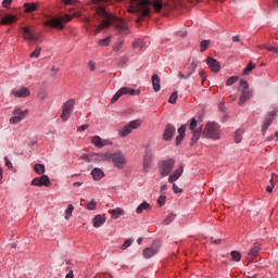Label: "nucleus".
I'll return each mask as SVG.
<instances>
[{
    "mask_svg": "<svg viewBox=\"0 0 278 278\" xmlns=\"http://www.w3.org/2000/svg\"><path fill=\"white\" fill-rule=\"evenodd\" d=\"M149 5H151L149 0H130L128 12L139 14V16H149L151 12Z\"/></svg>",
    "mask_w": 278,
    "mask_h": 278,
    "instance_id": "f257e3e1",
    "label": "nucleus"
},
{
    "mask_svg": "<svg viewBox=\"0 0 278 278\" xmlns=\"http://www.w3.org/2000/svg\"><path fill=\"white\" fill-rule=\"evenodd\" d=\"M96 12L98 16H101V18H103L102 24H100L94 29V34H99L101 29H104V27H110V25H112V22L114 21V15L105 11L103 7H99Z\"/></svg>",
    "mask_w": 278,
    "mask_h": 278,
    "instance_id": "f03ea898",
    "label": "nucleus"
},
{
    "mask_svg": "<svg viewBox=\"0 0 278 278\" xmlns=\"http://www.w3.org/2000/svg\"><path fill=\"white\" fill-rule=\"evenodd\" d=\"M204 138L220 140V126L217 123L208 122L203 130Z\"/></svg>",
    "mask_w": 278,
    "mask_h": 278,
    "instance_id": "7ed1b4c3",
    "label": "nucleus"
},
{
    "mask_svg": "<svg viewBox=\"0 0 278 278\" xmlns=\"http://www.w3.org/2000/svg\"><path fill=\"white\" fill-rule=\"evenodd\" d=\"M111 25L115 27V34L117 36H121L119 38H125V36H129V34H131V29H129V25H127L125 21L114 15H113V21Z\"/></svg>",
    "mask_w": 278,
    "mask_h": 278,
    "instance_id": "20e7f679",
    "label": "nucleus"
},
{
    "mask_svg": "<svg viewBox=\"0 0 278 278\" xmlns=\"http://www.w3.org/2000/svg\"><path fill=\"white\" fill-rule=\"evenodd\" d=\"M239 90L241 92L239 98V105H244L247 101L253 97V89L249 88V83L247 80H240Z\"/></svg>",
    "mask_w": 278,
    "mask_h": 278,
    "instance_id": "39448f33",
    "label": "nucleus"
},
{
    "mask_svg": "<svg viewBox=\"0 0 278 278\" xmlns=\"http://www.w3.org/2000/svg\"><path fill=\"white\" fill-rule=\"evenodd\" d=\"M157 166L161 177H168V175H170V173H173V169L175 168V159L160 161L157 163Z\"/></svg>",
    "mask_w": 278,
    "mask_h": 278,
    "instance_id": "423d86ee",
    "label": "nucleus"
},
{
    "mask_svg": "<svg viewBox=\"0 0 278 278\" xmlns=\"http://www.w3.org/2000/svg\"><path fill=\"white\" fill-rule=\"evenodd\" d=\"M138 127H140V119L131 121L127 125L119 128L117 130V135L119 138H127V136H129L134 129H138Z\"/></svg>",
    "mask_w": 278,
    "mask_h": 278,
    "instance_id": "0eeeda50",
    "label": "nucleus"
},
{
    "mask_svg": "<svg viewBox=\"0 0 278 278\" xmlns=\"http://www.w3.org/2000/svg\"><path fill=\"white\" fill-rule=\"evenodd\" d=\"M83 160H86V162H92V160H94L96 162H111L112 153L105 152V153L84 154Z\"/></svg>",
    "mask_w": 278,
    "mask_h": 278,
    "instance_id": "6e6552de",
    "label": "nucleus"
},
{
    "mask_svg": "<svg viewBox=\"0 0 278 278\" xmlns=\"http://www.w3.org/2000/svg\"><path fill=\"white\" fill-rule=\"evenodd\" d=\"M73 18L71 15H65L64 17H54L45 22V25L49 27H55L56 29H64V23H68Z\"/></svg>",
    "mask_w": 278,
    "mask_h": 278,
    "instance_id": "1a4fd4ad",
    "label": "nucleus"
},
{
    "mask_svg": "<svg viewBox=\"0 0 278 278\" xmlns=\"http://www.w3.org/2000/svg\"><path fill=\"white\" fill-rule=\"evenodd\" d=\"M111 162H113L116 168L123 169L125 168V164H127V159H125V154H123V152L117 151L111 153Z\"/></svg>",
    "mask_w": 278,
    "mask_h": 278,
    "instance_id": "9d476101",
    "label": "nucleus"
},
{
    "mask_svg": "<svg viewBox=\"0 0 278 278\" xmlns=\"http://www.w3.org/2000/svg\"><path fill=\"white\" fill-rule=\"evenodd\" d=\"M75 108V100L71 99L63 104V111L61 114L62 121L66 123L68 118H71V114H73V109Z\"/></svg>",
    "mask_w": 278,
    "mask_h": 278,
    "instance_id": "9b49d317",
    "label": "nucleus"
},
{
    "mask_svg": "<svg viewBox=\"0 0 278 278\" xmlns=\"http://www.w3.org/2000/svg\"><path fill=\"white\" fill-rule=\"evenodd\" d=\"M27 114H29V110L23 111L21 109H15L13 111V116L9 119V123L11 125H18V123H21V121H23Z\"/></svg>",
    "mask_w": 278,
    "mask_h": 278,
    "instance_id": "f8f14e48",
    "label": "nucleus"
},
{
    "mask_svg": "<svg viewBox=\"0 0 278 278\" xmlns=\"http://www.w3.org/2000/svg\"><path fill=\"white\" fill-rule=\"evenodd\" d=\"M22 34L24 40H29V42H40V37L35 30H31L29 27H22Z\"/></svg>",
    "mask_w": 278,
    "mask_h": 278,
    "instance_id": "ddd939ff",
    "label": "nucleus"
},
{
    "mask_svg": "<svg viewBox=\"0 0 278 278\" xmlns=\"http://www.w3.org/2000/svg\"><path fill=\"white\" fill-rule=\"evenodd\" d=\"M31 186H36L37 188H42V186H46V188H48V186H51V180L49 179V176L42 175L39 178H34L31 180Z\"/></svg>",
    "mask_w": 278,
    "mask_h": 278,
    "instance_id": "4468645a",
    "label": "nucleus"
},
{
    "mask_svg": "<svg viewBox=\"0 0 278 278\" xmlns=\"http://www.w3.org/2000/svg\"><path fill=\"white\" fill-rule=\"evenodd\" d=\"M160 251V243H153L152 247L146 248L142 252V255L144 260H150V257H153V255H157V252Z\"/></svg>",
    "mask_w": 278,
    "mask_h": 278,
    "instance_id": "2eb2a0df",
    "label": "nucleus"
},
{
    "mask_svg": "<svg viewBox=\"0 0 278 278\" xmlns=\"http://www.w3.org/2000/svg\"><path fill=\"white\" fill-rule=\"evenodd\" d=\"M151 162H153V150L146 149L144 155H143V170L147 173L149 168H151Z\"/></svg>",
    "mask_w": 278,
    "mask_h": 278,
    "instance_id": "dca6fc26",
    "label": "nucleus"
},
{
    "mask_svg": "<svg viewBox=\"0 0 278 278\" xmlns=\"http://www.w3.org/2000/svg\"><path fill=\"white\" fill-rule=\"evenodd\" d=\"M91 144L97 147V149H103V147H108V144H112L108 139H101L99 136L91 137Z\"/></svg>",
    "mask_w": 278,
    "mask_h": 278,
    "instance_id": "f3484780",
    "label": "nucleus"
},
{
    "mask_svg": "<svg viewBox=\"0 0 278 278\" xmlns=\"http://www.w3.org/2000/svg\"><path fill=\"white\" fill-rule=\"evenodd\" d=\"M275 118V112L269 113L263 121L262 125V134L263 136H266V132L268 131V127L273 125V119Z\"/></svg>",
    "mask_w": 278,
    "mask_h": 278,
    "instance_id": "a211bd4d",
    "label": "nucleus"
},
{
    "mask_svg": "<svg viewBox=\"0 0 278 278\" xmlns=\"http://www.w3.org/2000/svg\"><path fill=\"white\" fill-rule=\"evenodd\" d=\"M175 126L173 124H167L163 134V140H166L167 142L173 140V136H175Z\"/></svg>",
    "mask_w": 278,
    "mask_h": 278,
    "instance_id": "6ab92c4d",
    "label": "nucleus"
},
{
    "mask_svg": "<svg viewBox=\"0 0 278 278\" xmlns=\"http://www.w3.org/2000/svg\"><path fill=\"white\" fill-rule=\"evenodd\" d=\"M11 94L16 99H25L26 97H29L31 92H29L27 87H23L18 90H12Z\"/></svg>",
    "mask_w": 278,
    "mask_h": 278,
    "instance_id": "aec40b11",
    "label": "nucleus"
},
{
    "mask_svg": "<svg viewBox=\"0 0 278 278\" xmlns=\"http://www.w3.org/2000/svg\"><path fill=\"white\" fill-rule=\"evenodd\" d=\"M206 64L208 65V68H211L212 73L220 72V63L216 61V59L207 58Z\"/></svg>",
    "mask_w": 278,
    "mask_h": 278,
    "instance_id": "412c9836",
    "label": "nucleus"
},
{
    "mask_svg": "<svg viewBox=\"0 0 278 278\" xmlns=\"http://www.w3.org/2000/svg\"><path fill=\"white\" fill-rule=\"evenodd\" d=\"M181 175H184V166H179V168H177L172 175H169L168 182L175 184V181H177V179H179Z\"/></svg>",
    "mask_w": 278,
    "mask_h": 278,
    "instance_id": "4be33fe9",
    "label": "nucleus"
},
{
    "mask_svg": "<svg viewBox=\"0 0 278 278\" xmlns=\"http://www.w3.org/2000/svg\"><path fill=\"white\" fill-rule=\"evenodd\" d=\"M18 21V17L14 14H8L0 21V25H12V23H16Z\"/></svg>",
    "mask_w": 278,
    "mask_h": 278,
    "instance_id": "5701e85b",
    "label": "nucleus"
},
{
    "mask_svg": "<svg viewBox=\"0 0 278 278\" xmlns=\"http://www.w3.org/2000/svg\"><path fill=\"white\" fill-rule=\"evenodd\" d=\"M124 94H129V87H122L111 99V103H116L118 98L123 97Z\"/></svg>",
    "mask_w": 278,
    "mask_h": 278,
    "instance_id": "b1692460",
    "label": "nucleus"
},
{
    "mask_svg": "<svg viewBox=\"0 0 278 278\" xmlns=\"http://www.w3.org/2000/svg\"><path fill=\"white\" fill-rule=\"evenodd\" d=\"M91 176L94 181H101L105 177V173L101 168L96 167L91 170Z\"/></svg>",
    "mask_w": 278,
    "mask_h": 278,
    "instance_id": "393cba45",
    "label": "nucleus"
},
{
    "mask_svg": "<svg viewBox=\"0 0 278 278\" xmlns=\"http://www.w3.org/2000/svg\"><path fill=\"white\" fill-rule=\"evenodd\" d=\"M185 137H186V125H181L178 128V136L176 137L177 147H179V143L184 141Z\"/></svg>",
    "mask_w": 278,
    "mask_h": 278,
    "instance_id": "a878e982",
    "label": "nucleus"
},
{
    "mask_svg": "<svg viewBox=\"0 0 278 278\" xmlns=\"http://www.w3.org/2000/svg\"><path fill=\"white\" fill-rule=\"evenodd\" d=\"M93 227L96 229H99V227H103V225H105V217H103V215H97L93 219Z\"/></svg>",
    "mask_w": 278,
    "mask_h": 278,
    "instance_id": "bb28decb",
    "label": "nucleus"
},
{
    "mask_svg": "<svg viewBox=\"0 0 278 278\" xmlns=\"http://www.w3.org/2000/svg\"><path fill=\"white\" fill-rule=\"evenodd\" d=\"M152 87L154 92H160L162 86L160 85V76L157 74L152 75Z\"/></svg>",
    "mask_w": 278,
    "mask_h": 278,
    "instance_id": "cd10ccee",
    "label": "nucleus"
},
{
    "mask_svg": "<svg viewBox=\"0 0 278 278\" xmlns=\"http://www.w3.org/2000/svg\"><path fill=\"white\" fill-rule=\"evenodd\" d=\"M132 49H138L139 51H144V49H147V43L142 39H137L132 42Z\"/></svg>",
    "mask_w": 278,
    "mask_h": 278,
    "instance_id": "c85d7f7f",
    "label": "nucleus"
},
{
    "mask_svg": "<svg viewBox=\"0 0 278 278\" xmlns=\"http://www.w3.org/2000/svg\"><path fill=\"white\" fill-rule=\"evenodd\" d=\"M123 45H125V39H123V37L117 38L113 46V51H115V53H118V51L123 49Z\"/></svg>",
    "mask_w": 278,
    "mask_h": 278,
    "instance_id": "c756f323",
    "label": "nucleus"
},
{
    "mask_svg": "<svg viewBox=\"0 0 278 278\" xmlns=\"http://www.w3.org/2000/svg\"><path fill=\"white\" fill-rule=\"evenodd\" d=\"M125 214V211L121 207H116L111 212V217L116 220L117 218H121Z\"/></svg>",
    "mask_w": 278,
    "mask_h": 278,
    "instance_id": "7c9ffc66",
    "label": "nucleus"
},
{
    "mask_svg": "<svg viewBox=\"0 0 278 278\" xmlns=\"http://www.w3.org/2000/svg\"><path fill=\"white\" fill-rule=\"evenodd\" d=\"M260 253V245H254L248 253V260H253V257H257Z\"/></svg>",
    "mask_w": 278,
    "mask_h": 278,
    "instance_id": "2f4dec72",
    "label": "nucleus"
},
{
    "mask_svg": "<svg viewBox=\"0 0 278 278\" xmlns=\"http://www.w3.org/2000/svg\"><path fill=\"white\" fill-rule=\"evenodd\" d=\"M151 210V204H149L147 201H143L138 207H137V214H142V212Z\"/></svg>",
    "mask_w": 278,
    "mask_h": 278,
    "instance_id": "473e14b6",
    "label": "nucleus"
},
{
    "mask_svg": "<svg viewBox=\"0 0 278 278\" xmlns=\"http://www.w3.org/2000/svg\"><path fill=\"white\" fill-rule=\"evenodd\" d=\"M74 210L75 206H73V204L67 205V208L65 210V220H68V218L73 217Z\"/></svg>",
    "mask_w": 278,
    "mask_h": 278,
    "instance_id": "72a5a7b5",
    "label": "nucleus"
},
{
    "mask_svg": "<svg viewBox=\"0 0 278 278\" xmlns=\"http://www.w3.org/2000/svg\"><path fill=\"white\" fill-rule=\"evenodd\" d=\"M86 210H89L90 212L97 210V201L96 200H91L90 202H87L85 204Z\"/></svg>",
    "mask_w": 278,
    "mask_h": 278,
    "instance_id": "f704fd0d",
    "label": "nucleus"
},
{
    "mask_svg": "<svg viewBox=\"0 0 278 278\" xmlns=\"http://www.w3.org/2000/svg\"><path fill=\"white\" fill-rule=\"evenodd\" d=\"M24 8H25V12H36V3H29V2H26L24 3Z\"/></svg>",
    "mask_w": 278,
    "mask_h": 278,
    "instance_id": "c9c22d12",
    "label": "nucleus"
},
{
    "mask_svg": "<svg viewBox=\"0 0 278 278\" xmlns=\"http://www.w3.org/2000/svg\"><path fill=\"white\" fill-rule=\"evenodd\" d=\"M152 5H153L155 12H162V9L164 8V4L160 0L153 1Z\"/></svg>",
    "mask_w": 278,
    "mask_h": 278,
    "instance_id": "e433bc0d",
    "label": "nucleus"
},
{
    "mask_svg": "<svg viewBox=\"0 0 278 278\" xmlns=\"http://www.w3.org/2000/svg\"><path fill=\"white\" fill-rule=\"evenodd\" d=\"M200 138H201V128H198L197 130H193V136L191 138V142H193V143L199 142Z\"/></svg>",
    "mask_w": 278,
    "mask_h": 278,
    "instance_id": "4c0bfd02",
    "label": "nucleus"
},
{
    "mask_svg": "<svg viewBox=\"0 0 278 278\" xmlns=\"http://www.w3.org/2000/svg\"><path fill=\"white\" fill-rule=\"evenodd\" d=\"M110 42H112L111 37H105L104 39H100L98 41L99 47H109Z\"/></svg>",
    "mask_w": 278,
    "mask_h": 278,
    "instance_id": "58836bf2",
    "label": "nucleus"
},
{
    "mask_svg": "<svg viewBox=\"0 0 278 278\" xmlns=\"http://www.w3.org/2000/svg\"><path fill=\"white\" fill-rule=\"evenodd\" d=\"M244 134V130L238 129L235 134V142L239 144V142H242V135Z\"/></svg>",
    "mask_w": 278,
    "mask_h": 278,
    "instance_id": "ea45409f",
    "label": "nucleus"
},
{
    "mask_svg": "<svg viewBox=\"0 0 278 278\" xmlns=\"http://www.w3.org/2000/svg\"><path fill=\"white\" fill-rule=\"evenodd\" d=\"M230 255H231L232 262H240V260H242V254H240V252L238 251H232Z\"/></svg>",
    "mask_w": 278,
    "mask_h": 278,
    "instance_id": "a19ab883",
    "label": "nucleus"
},
{
    "mask_svg": "<svg viewBox=\"0 0 278 278\" xmlns=\"http://www.w3.org/2000/svg\"><path fill=\"white\" fill-rule=\"evenodd\" d=\"M34 169H35V173H37V175H45V165L36 164Z\"/></svg>",
    "mask_w": 278,
    "mask_h": 278,
    "instance_id": "79ce46f5",
    "label": "nucleus"
},
{
    "mask_svg": "<svg viewBox=\"0 0 278 278\" xmlns=\"http://www.w3.org/2000/svg\"><path fill=\"white\" fill-rule=\"evenodd\" d=\"M177 215L175 214H169L166 216V218L163 220V225H170L173 220H175Z\"/></svg>",
    "mask_w": 278,
    "mask_h": 278,
    "instance_id": "37998d69",
    "label": "nucleus"
},
{
    "mask_svg": "<svg viewBox=\"0 0 278 278\" xmlns=\"http://www.w3.org/2000/svg\"><path fill=\"white\" fill-rule=\"evenodd\" d=\"M210 48V40H202L200 43V51L203 53V51H206V49Z\"/></svg>",
    "mask_w": 278,
    "mask_h": 278,
    "instance_id": "c03bdc74",
    "label": "nucleus"
},
{
    "mask_svg": "<svg viewBox=\"0 0 278 278\" xmlns=\"http://www.w3.org/2000/svg\"><path fill=\"white\" fill-rule=\"evenodd\" d=\"M253 68H255V64H253V62H250L247 67L243 70V75H249V73H251V71H253Z\"/></svg>",
    "mask_w": 278,
    "mask_h": 278,
    "instance_id": "a18cd8bd",
    "label": "nucleus"
},
{
    "mask_svg": "<svg viewBox=\"0 0 278 278\" xmlns=\"http://www.w3.org/2000/svg\"><path fill=\"white\" fill-rule=\"evenodd\" d=\"M40 51H42V48L37 46L35 51L30 53V58H40Z\"/></svg>",
    "mask_w": 278,
    "mask_h": 278,
    "instance_id": "49530a36",
    "label": "nucleus"
},
{
    "mask_svg": "<svg viewBox=\"0 0 278 278\" xmlns=\"http://www.w3.org/2000/svg\"><path fill=\"white\" fill-rule=\"evenodd\" d=\"M131 244H134V240L132 239H127L121 247V249H123V251H125L126 249H129V247H131Z\"/></svg>",
    "mask_w": 278,
    "mask_h": 278,
    "instance_id": "de8ad7c7",
    "label": "nucleus"
},
{
    "mask_svg": "<svg viewBox=\"0 0 278 278\" xmlns=\"http://www.w3.org/2000/svg\"><path fill=\"white\" fill-rule=\"evenodd\" d=\"M177 97H178L177 91H174V92L170 94L169 99H168V103H172V104L177 103Z\"/></svg>",
    "mask_w": 278,
    "mask_h": 278,
    "instance_id": "09e8293b",
    "label": "nucleus"
},
{
    "mask_svg": "<svg viewBox=\"0 0 278 278\" xmlns=\"http://www.w3.org/2000/svg\"><path fill=\"white\" fill-rule=\"evenodd\" d=\"M238 79H239L238 76H231L230 78L227 79L226 86H233V84H236Z\"/></svg>",
    "mask_w": 278,
    "mask_h": 278,
    "instance_id": "8fccbe9b",
    "label": "nucleus"
},
{
    "mask_svg": "<svg viewBox=\"0 0 278 278\" xmlns=\"http://www.w3.org/2000/svg\"><path fill=\"white\" fill-rule=\"evenodd\" d=\"M128 94H130V97H138L140 94V89H132L128 87Z\"/></svg>",
    "mask_w": 278,
    "mask_h": 278,
    "instance_id": "3c124183",
    "label": "nucleus"
},
{
    "mask_svg": "<svg viewBox=\"0 0 278 278\" xmlns=\"http://www.w3.org/2000/svg\"><path fill=\"white\" fill-rule=\"evenodd\" d=\"M165 203H166V195H160L157 199V204L160 205V207L165 205Z\"/></svg>",
    "mask_w": 278,
    "mask_h": 278,
    "instance_id": "603ef678",
    "label": "nucleus"
},
{
    "mask_svg": "<svg viewBox=\"0 0 278 278\" xmlns=\"http://www.w3.org/2000/svg\"><path fill=\"white\" fill-rule=\"evenodd\" d=\"M267 51L278 54V43H274V46H270L269 48H267Z\"/></svg>",
    "mask_w": 278,
    "mask_h": 278,
    "instance_id": "864d4df0",
    "label": "nucleus"
},
{
    "mask_svg": "<svg viewBox=\"0 0 278 278\" xmlns=\"http://www.w3.org/2000/svg\"><path fill=\"white\" fill-rule=\"evenodd\" d=\"M273 177H275V174H271V179H270L271 186H268L266 188V191L269 192V193L273 192V188H275V180H273Z\"/></svg>",
    "mask_w": 278,
    "mask_h": 278,
    "instance_id": "5fc2aeb1",
    "label": "nucleus"
},
{
    "mask_svg": "<svg viewBox=\"0 0 278 278\" xmlns=\"http://www.w3.org/2000/svg\"><path fill=\"white\" fill-rule=\"evenodd\" d=\"M190 129H191V131H197V118H192L191 119V123H190Z\"/></svg>",
    "mask_w": 278,
    "mask_h": 278,
    "instance_id": "6e6d98bb",
    "label": "nucleus"
},
{
    "mask_svg": "<svg viewBox=\"0 0 278 278\" xmlns=\"http://www.w3.org/2000/svg\"><path fill=\"white\" fill-rule=\"evenodd\" d=\"M173 190H174L175 194H181V192H184V190L181 188H179L177 186V184H173Z\"/></svg>",
    "mask_w": 278,
    "mask_h": 278,
    "instance_id": "4d7b16f0",
    "label": "nucleus"
},
{
    "mask_svg": "<svg viewBox=\"0 0 278 278\" xmlns=\"http://www.w3.org/2000/svg\"><path fill=\"white\" fill-rule=\"evenodd\" d=\"M108 1H110V0H93V3L99 4L98 8H104L105 9V7L101 3H108Z\"/></svg>",
    "mask_w": 278,
    "mask_h": 278,
    "instance_id": "13d9d810",
    "label": "nucleus"
},
{
    "mask_svg": "<svg viewBox=\"0 0 278 278\" xmlns=\"http://www.w3.org/2000/svg\"><path fill=\"white\" fill-rule=\"evenodd\" d=\"M4 162H5L7 167H9L10 169L13 168L12 161H10V159H8V156L4 157Z\"/></svg>",
    "mask_w": 278,
    "mask_h": 278,
    "instance_id": "bf43d9fd",
    "label": "nucleus"
},
{
    "mask_svg": "<svg viewBox=\"0 0 278 278\" xmlns=\"http://www.w3.org/2000/svg\"><path fill=\"white\" fill-rule=\"evenodd\" d=\"M191 75H192V73H189V74H187V75H185V74H182V73H179V74H178V77H179L180 79H189Z\"/></svg>",
    "mask_w": 278,
    "mask_h": 278,
    "instance_id": "052dcab7",
    "label": "nucleus"
},
{
    "mask_svg": "<svg viewBox=\"0 0 278 278\" xmlns=\"http://www.w3.org/2000/svg\"><path fill=\"white\" fill-rule=\"evenodd\" d=\"M2 4H3V8H8L9 5H12V0H3Z\"/></svg>",
    "mask_w": 278,
    "mask_h": 278,
    "instance_id": "680f3d73",
    "label": "nucleus"
},
{
    "mask_svg": "<svg viewBox=\"0 0 278 278\" xmlns=\"http://www.w3.org/2000/svg\"><path fill=\"white\" fill-rule=\"evenodd\" d=\"M194 71H197V62H192L191 63V71L189 73H191V75L194 73Z\"/></svg>",
    "mask_w": 278,
    "mask_h": 278,
    "instance_id": "e2e57ef3",
    "label": "nucleus"
},
{
    "mask_svg": "<svg viewBox=\"0 0 278 278\" xmlns=\"http://www.w3.org/2000/svg\"><path fill=\"white\" fill-rule=\"evenodd\" d=\"M88 124H84L81 126L78 127V131H86V129H88Z\"/></svg>",
    "mask_w": 278,
    "mask_h": 278,
    "instance_id": "0e129e2a",
    "label": "nucleus"
},
{
    "mask_svg": "<svg viewBox=\"0 0 278 278\" xmlns=\"http://www.w3.org/2000/svg\"><path fill=\"white\" fill-rule=\"evenodd\" d=\"M63 3H65L66 5H75V1L74 0H62Z\"/></svg>",
    "mask_w": 278,
    "mask_h": 278,
    "instance_id": "69168bd1",
    "label": "nucleus"
},
{
    "mask_svg": "<svg viewBox=\"0 0 278 278\" xmlns=\"http://www.w3.org/2000/svg\"><path fill=\"white\" fill-rule=\"evenodd\" d=\"M38 99H39L40 101H45V99H47V93H39V94H38Z\"/></svg>",
    "mask_w": 278,
    "mask_h": 278,
    "instance_id": "338daca9",
    "label": "nucleus"
},
{
    "mask_svg": "<svg viewBox=\"0 0 278 278\" xmlns=\"http://www.w3.org/2000/svg\"><path fill=\"white\" fill-rule=\"evenodd\" d=\"M65 278H75V274H73V270H70Z\"/></svg>",
    "mask_w": 278,
    "mask_h": 278,
    "instance_id": "774afa93",
    "label": "nucleus"
}]
</instances>
